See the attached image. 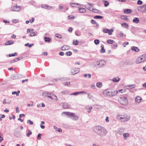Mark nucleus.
Listing matches in <instances>:
<instances>
[{"instance_id": "obj_1", "label": "nucleus", "mask_w": 146, "mask_h": 146, "mask_svg": "<svg viewBox=\"0 0 146 146\" xmlns=\"http://www.w3.org/2000/svg\"><path fill=\"white\" fill-rule=\"evenodd\" d=\"M94 133L101 137L105 136L107 133V131L104 127L100 126H96L93 128Z\"/></svg>"}, {"instance_id": "obj_2", "label": "nucleus", "mask_w": 146, "mask_h": 146, "mask_svg": "<svg viewBox=\"0 0 146 146\" xmlns=\"http://www.w3.org/2000/svg\"><path fill=\"white\" fill-rule=\"evenodd\" d=\"M63 113L66 115H68L70 117V118L73 120L76 121L78 119V116L73 113H71L69 112H63Z\"/></svg>"}, {"instance_id": "obj_3", "label": "nucleus", "mask_w": 146, "mask_h": 146, "mask_svg": "<svg viewBox=\"0 0 146 146\" xmlns=\"http://www.w3.org/2000/svg\"><path fill=\"white\" fill-rule=\"evenodd\" d=\"M103 94L104 96H107L109 97L113 96L116 95L115 91L105 90L103 91Z\"/></svg>"}, {"instance_id": "obj_4", "label": "nucleus", "mask_w": 146, "mask_h": 146, "mask_svg": "<svg viewBox=\"0 0 146 146\" xmlns=\"http://www.w3.org/2000/svg\"><path fill=\"white\" fill-rule=\"evenodd\" d=\"M117 119L121 120V122L126 121H127V116L123 114L117 115Z\"/></svg>"}, {"instance_id": "obj_5", "label": "nucleus", "mask_w": 146, "mask_h": 146, "mask_svg": "<svg viewBox=\"0 0 146 146\" xmlns=\"http://www.w3.org/2000/svg\"><path fill=\"white\" fill-rule=\"evenodd\" d=\"M80 70V69L78 68H72L71 70V73L72 75H75L78 73Z\"/></svg>"}, {"instance_id": "obj_6", "label": "nucleus", "mask_w": 146, "mask_h": 146, "mask_svg": "<svg viewBox=\"0 0 146 146\" xmlns=\"http://www.w3.org/2000/svg\"><path fill=\"white\" fill-rule=\"evenodd\" d=\"M11 9L13 11H19L21 9V7L19 6H15L12 7Z\"/></svg>"}, {"instance_id": "obj_7", "label": "nucleus", "mask_w": 146, "mask_h": 146, "mask_svg": "<svg viewBox=\"0 0 146 146\" xmlns=\"http://www.w3.org/2000/svg\"><path fill=\"white\" fill-rule=\"evenodd\" d=\"M144 62L143 60V58L141 57V56L137 58L136 60V63L137 64L141 63Z\"/></svg>"}, {"instance_id": "obj_8", "label": "nucleus", "mask_w": 146, "mask_h": 146, "mask_svg": "<svg viewBox=\"0 0 146 146\" xmlns=\"http://www.w3.org/2000/svg\"><path fill=\"white\" fill-rule=\"evenodd\" d=\"M41 7L45 9H49L51 8L53 9L54 7H52L51 6H49L47 5L46 4H42L41 5Z\"/></svg>"}, {"instance_id": "obj_9", "label": "nucleus", "mask_w": 146, "mask_h": 146, "mask_svg": "<svg viewBox=\"0 0 146 146\" xmlns=\"http://www.w3.org/2000/svg\"><path fill=\"white\" fill-rule=\"evenodd\" d=\"M87 94V93L85 91H80L79 92H76L74 93H71L70 94V95H75L76 96L78 94Z\"/></svg>"}, {"instance_id": "obj_10", "label": "nucleus", "mask_w": 146, "mask_h": 146, "mask_svg": "<svg viewBox=\"0 0 146 146\" xmlns=\"http://www.w3.org/2000/svg\"><path fill=\"white\" fill-rule=\"evenodd\" d=\"M123 103L122 104L123 105H127L128 104V100L126 97H123L122 99Z\"/></svg>"}, {"instance_id": "obj_11", "label": "nucleus", "mask_w": 146, "mask_h": 146, "mask_svg": "<svg viewBox=\"0 0 146 146\" xmlns=\"http://www.w3.org/2000/svg\"><path fill=\"white\" fill-rule=\"evenodd\" d=\"M106 62L104 60H101L99 61V67H102L106 64Z\"/></svg>"}, {"instance_id": "obj_12", "label": "nucleus", "mask_w": 146, "mask_h": 146, "mask_svg": "<svg viewBox=\"0 0 146 146\" xmlns=\"http://www.w3.org/2000/svg\"><path fill=\"white\" fill-rule=\"evenodd\" d=\"M70 48V47L68 46L64 45L61 47V49L62 50H68Z\"/></svg>"}, {"instance_id": "obj_13", "label": "nucleus", "mask_w": 146, "mask_h": 146, "mask_svg": "<svg viewBox=\"0 0 146 146\" xmlns=\"http://www.w3.org/2000/svg\"><path fill=\"white\" fill-rule=\"evenodd\" d=\"M141 98L139 96L136 97L135 98V101L137 103H140L141 102Z\"/></svg>"}, {"instance_id": "obj_14", "label": "nucleus", "mask_w": 146, "mask_h": 146, "mask_svg": "<svg viewBox=\"0 0 146 146\" xmlns=\"http://www.w3.org/2000/svg\"><path fill=\"white\" fill-rule=\"evenodd\" d=\"M70 107V105L67 103L65 102L63 104V107L64 108L68 109Z\"/></svg>"}, {"instance_id": "obj_15", "label": "nucleus", "mask_w": 146, "mask_h": 146, "mask_svg": "<svg viewBox=\"0 0 146 146\" xmlns=\"http://www.w3.org/2000/svg\"><path fill=\"white\" fill-rule=\"evenodd\" d=\"M78 10L80 13H84L86 12V9L83 8H79Z\"/></svg>"}, {"instance_id": "obj_16", "label": "nucleus", "mask_w": 146, "mask_h": 146, "mask_svg": "<svg viewBox=\"0 0 146 146\" xmlns=\"http://www.w3.org/2000/svg\"><path fill=\"white\" fill-rule=\"evenodd\" d=\"M131 50L136 52H139L140 50L138 47L134 46L131 47Z\"/></svg>"}, {"instance_id": "obj_17", "label": "nucleus", "mask_w": 146, "mask_h": 146, "mask_svg": "<svg viewBox=\"0 0 146 146\" xmlns=\"http://www.w3.org/2000/svg\"><path fill=\"white\" fill-rule=\"evenodd\" d=\"M50 95V93L47 92H44L42 94V96L44 98L47 97L48 98V96Z\"/></svg>"}, {"instance_id": "obj_18", "label": "nucleus", "mask_w": 146, "mask_h": 146, "mask_svg": "<svg viewBox=\"0 0 146 146\" xmlns=\"http://www.w3.org/2000/svg\"><path fill=\"white\" fill-rule=\"evenodd\" d=\"M112 81L114 82H118L120 80V78L118 76L116 77H114L112 79Z\"/></svg>"}, {"instance_id": "obj_19", "label": "nucleus", "mask_w": 146, "mask_h": 146, "mask_svg": "<svg viewBox=\"0 0 146 146\" xmlns=\"http://www.w3.org/2000/svg\"><path fill=\"white\" fill-rule=\"evenodd\" d=\"M125 89H121L120 90H115V92L116 93V95L118 93H122L123 92H125Z\"/></svg>"}, {"instance_id": "obj_20", "label": "nucleus", "mask_w": 146, "mask_h": 146, "mask_svg": "<svg viewBox=\"0 0 146 146\" xmlns=\"http://www.w3.org/2000/svg\"><path fill=\"white\" fill-rule=\"evenodd\" d=\"M70 5L73 7H78L79 4L78 3H70Z\"/></svg>"}, {"instance_id": "obj_21", "label": "nucleus", "mask_w": 146, "mask_h": 146, "mask_svg": "<svg viewBox=\"0 0 146 146\" xmlns=\"http://www.w3.org/2000/svg\"><path fill=\"white\" fill-rule=\"evenodd\" d=\"M13 43V40H9L5 43V44L6 45H11Z\"/></svg>"}, {"instance_id": "obj_22", "label": "nucleus", "mask_w": 146, "mask_h": 146, "mask_svg": "<svg viewBox=\"0 0 146 146\" xmlns=\"http://www.w3.org/2000/svg\"><path fill=\"white\" fill-rule=\"evenodd\" d=\"M133 21L134 23H138L139 22V20L138 18L136 17L133 20Z\"/></svg>"}, {"instance_id": "obj_23", "label": "nucleus", "mask_w": 146, "mask_h": 146, "mask_svg": "<svg viewBox=\"0 0 146 146\" xmlns=\"http://www.w3.org/2000/svg\"><path fill=\"white\" fill-rule=\"evenodd\" d=\"M104 45L103 44H101V49L100 50V52L102 53H104L105 52V50L104 48Z\"/></svg>"}, {"instance_id": "obj_24", "label": "nucleus", "mask_w": 146, "mask_h": 146, "mask_svg": "<svg viewBox=\"0 0 146 146\" xmlns=\"http://www.w3.org/2000/svg\"><path fill=\"white\" fill-rule=\"evenodd\" d=\"M96 85L97 87L101 88L102 87V84L101 82H98L96 83Z\"/></svg>"}, {"instance_id": "obj_25", "label": "nucleus", "mask_w": 146, "mask_h": 146, "mask_svg": "<svg viewBox=\"0 0 146 146\" xmlns=\"http://www.w3.org/2000/svg\"><path fill=\"white\" fill-rule=\"evenodd\" d=\"M27 136V137H29L30 135L32 134V132L30 130H29L26 131Z\"/></svg>"}, {"instance_id": "obj_26", "label": "nucleus", "mask_w": 146, "mask_h": 146, "mask_svg": "<svg viewBox=\"0 0 146 146\" xmlns=\"http://www.w3.org/2000/svg\"><path fill=\"white\" fill-rule=\"evenodd\" d=\"M52 100H53L54 101H56L57 100V97L55 95H54L52 94Z\"/></svg>"}, {"instance_id": "obj_27", "label": "nucleus", "mask_w": 146, "mask_h": 146, "mask_svg": "<svg viewBox=\"0 0 146 146\" xmlns=\"http://www.w3.org/2000/svg\"><path fill=\"white\" fill-rule=\"evenodd\" d=\"M122 27L123 28H128V24L125 23H123L121 24Z\"/></svg>"}, {"instance_id": "obj_28", "label": "nucleus", "mask_w": 146, "mask_h": 146, "mask_svg": "<svg viewBox=\"0 0 146 146\" xmlns=\"http://www.w3.org/2000/svg\"><path fill=\"white\" fill-rule=\"evenodd\" d=\"M121 18L124 20H127V16L125 15H121Z\"/></svg>"}, {"instance_id": "obj_29", "label": "nucleus", "mask_w": 146, "mask_h": 146, "mask_svg": "<svg viewBox=\"0 0 146 146\" xmlns=\"http://www.w3.org/2000/svg\"><path fill=\"white\" fill-rule=\"evenodd\" d=\"M44 39L46 42H49L51 40V38H50L47 37H45Z\"/></svg>"}, {"instance_id": "obj_30", "label": "nucleus", "mask_w": 146, "mask_h": 146, "mask_svg": "<svg viewBox=\"0 0 146 146\" xmlns=\"http://www.w3.org/2000/svg\"><path fill=\"white\" fill-rule=\"evenodd\" d=\"M113 32V30L112 29H109L108 31V34L109 35H111L112 34V33Z\"/></svg>"}, {"instance_id": "obj_31", "label": "nucleus", "mask_w": 146, "mask_h": 146, "mask_svg": "<svg viewBox=\"0 0 146 146\" xmlns=\"http://www.w3.org/2000/svg\"><path fill=\"white\" fill-rule=\"evenodd\" d=\"M94 18L96 19H101L103 18V17L101 16L97 15L94 16Z\"/></svg>"}, {"instance_id": "obj_32", "label": "nucleus", "mask_w": 146, "mask_h": 146, "mask_svg": "<svg viewBox=\"0 0 146 146\" xmlns=\"http://www.w3.org/2000/svg\"><path fill=\"white\" fill-rule=\"evenodd\" d=\"M107 42L108 44H113L115 42L113 40L110 39L107 40Z\"/></svg>"}, {"instance_id": "obj_33", "label": "nucleus", "mask_w": 146, "mask_h": 146, "mask_svg": "<svg viewBox=\"0 0 146 146\" xmlns=\"http://www.w3.org/2000/svg\"><path fill=\"white\" fill-rule=\"evenodd\" d=\"M79 43L78 41L77 40H74L73 41V44L74 45H77Z\"/></svg>"}, {"instance_id": "obj_34", "label": "nucleus", "mask_w": 146, "mask_h": 146, "mask_svg": "<svg viewBox=\"0 0 146 146\" xmlns=\"http://www.w3.org/2000/svg\"><path fill=\"white\" fill-rule=\"evenodd\" d=\"M141 56L143 58V60L144 62H145L146 61V54L141 55Z\"/></svg>"}, {"instance_id": "obj_35", "label": "nucleus", "mask_w": 146, "mask_h": 146, "mask_svg": "<svg viewBox=\"0 0 146 146\" xmlns=\"http://www.w3.org/2000/svg\"><path fill=\"white\" fill-rule=\"evenodd\" d=\"M93 65L94 66H99V61H97L93 62Z\"/></svg>"}, {"instance_id": "obj_36", "label": "nucleus", "mask_w": 146, "mask_h": 146, "mask_svg": "<svg viewBox=\"0 0 146 146\" xmlns=\"http://www.w3.org/2000/svg\"><path fill=\"white\" fill-rule=\"evenodd\" d=\"M72 54V53L71 51H69L66 52V53H65V54L66 56H70Z\"/></svg>"}, {"instance_id": "obj_37", "label": "nucleus", "mask_w": 146, "mask_h": 146, "mask_svg": "<svg viewBox=\"0 0 146 146\" xmlns=\"http://www.w3.org/2000/svg\"><path fill=\"white\" fill-rule=\"evenodd\" d=\"M55 36L59 38H62V35H60L58 34H55Z\"/></svg>"}, {"instance_id": "obj_38", "label": "nucleus", "mask_w": 146, "mask_h": 146, "mask_svg": "<svg viewBox=\"0 0 146 146\" xmlns=\"http://www.w3.org/2000/svg\"><path fill=\"white\" fill-rule=\"evenodd\" d=\"M103 1L104 2V6L105 7H107L109 5V3H108V2L107 1Z\"/></svg>"}, {"instance_id": "obj_39", "label": "nucleus", "mask_w": 146, "mask_h": 146, "mask_svg": "<svg viewBox=\"0 0 146 146\" xmlns=\"http://www.w3.org/2000/svg\"><path fill=\"white\" fill-rule=\"evenodd\" d=\"M17 55V54L16 52H15L13 54H9V56L10 57L11 56H16Z\"/></svg>"}, {"instance_id": "obj_40", "label": "nucleus", "mask_w": 146, "mask_h": 146, "mask_svg": "<svg viewBox=\"0 0 146 146\" xmlns=\"http://www.w3.org/2000/svg\"><path fill=\"white\" fill-rule=\"evenodd\" d=\"M94 42L96 44H98L100 42V40L98 39H95L94 40Z\"/></svg>"}, {"instance_id": "obj_41", "label": "nucleus", "mask_w": 146, "mask_h": 146, "mask_svg": "<svg viewBox=\"0 0 146 146\" xmlns=\"http://www.w3.org/2000/svg\"><path fill=\"white\" fill-rule=\"evenodd\" d=\"M92 11L95 13H98V9L95 8H93Z\"/></svg>"}, {"instance_id": "obj_42", "label": "nucleus", "mask_w": 146, "mask_h": 146, "mask_svg": "<svg viewBox=\"0 0 146 146\" xmlns=\"http://www.w3.org/2000/svg\"><path fill=\"white\" fill-rule=\"evenodd\" d=\"M117 46V44H114L111 45V48L113 49H115Z\"/></svg>"}, {"instance_id": "obj_43", "label": "nucleus", "mask_w": 146, "mask_h": 146, "mask_svg": "<svg viewBox=\"0 0 146 146\" xmlns=\"http://www.w3.org/2000/svg\"><path fill=\"white\" fill-rule=\"evenodd\" d=\"M36 35V34L35 33V32H31V34L29 36H35Z\"/></svg>"}, {"instance_id": "obj_44", "label": "nucleus", "mask_w": 146, "mask_h": 146, "mask_svg": "<svg viewBox=\"0 0 146 146\" xmlns=\"http://www.w3.org/2000/svg\"><path fill=\"white\" fill-rule=\"evenodd\" d=\"M87 94L88 98L90 99H92L93 97V96L92 95L90 94L89 93H88Z\"/></svg>"}, {"instance_id": "obj_45", "label": "nucleus", "mask_w": 146, "mask_h": 146, "mask_svg": "<svg viewBox=\"0 0 146 146\" xmlns=\"http://www.w3.org/2000/svg\"><path fill=\"white\" fill-rule=\"evenodd\" d=\"M124 139H127V137L128 136V134L127 133H125L123 134Z\"/></svg>"}, {"instance_id": "obj_46", "label": "nucleus", "mask_w": 146, "mask_h": 146, "mask_svg": "<svg viewBox=\"0 0 146 146\" xmlns=\"http://www.w3.org/2000/svg\"><path fill=\"white\" fill-rule=\"evenodd\" d=\"M27 123H29L30 125H33V121L29 119L27 120Z\"/></svg>"}, {"instance_id": "obj_47", "label": "nucleus", "mask_w": 146, "mask_h": 146, "mask_svg": "<svg viewBox=\"0 0 146 146\" xmlns=\"http://www.w3.org/2000/svg\"><path fill=\"white\" fill-rule=\"evenodd\" d=\"M136 86L135 84L132 85H128V87H131V88H135Z\"/></svg>"}, {"instance_id": "obj_48", "label": "nucleus", "mask_w": 146, "mask_h": 146, "mask_svg": "<svg viewBox=\"0 0 146 146\" xmlns=\"http://www.w3.org/2000/svg\"><path fill=\"white\" fill-rule=\"evenodd\" d=\"M86 9H88L89 10L91 11H92V8L90 7H89L88 5H86Z\"/></svg>"}, {"instance_id": "obj_49", "label": "nucleus", "mask_w": 146, "mask_h": 146, "mask_svg": "<svg viewBox=\"0 0 146 146\" xmlns=\"http://www.w3.org/2000/svg\"><path fill=\"white\" fill-rule=\"evenodd\" d=\"M142 3L143 2L142 1L140 0H138L137 2V4L139 5H141Z\"/></svg>"}, {"instance_id": "obj_50", "label": "nucleus", "mask_w": 146, "mask_h": 146, "mask_svg": "<svg viewBox=\"0 0 146 146\" xmlns=\"http://www.w3.org/2000/svg\"><path fill=\"white\" fill-rule=\"evenodd\" d=\"M68 92L67 91H63L61 92V93L64 94H68Z\"/></svg>"}, {"instance_id": "obj_51", "label": "nucleus", "mask_w": 146, "mask_h": 146, "mask_svg": "<svg viewBox=\"0 0 146 146\" xmlns=\"http://www.w3.org/2000/svg\"><path fill=\"white\" fill-rule=\"evenodd\" d=\"M68 17L69 19H74L75 18V17L74 16H72V15H70Z\"/></svg>"}, {"instance_id": "obj_52", "label": "nucleus", "mask_w": 146, "mask_h": 146, "mask_svg": "<svg viewBox=\"0 0 146 146\" xmlns=\"http://www.w3.org/2000/svg\"><path fill=\"white\" fill-rule=\"evenodd\" d=\"M91 23L92 24H98V23L94 20L92 19L91 20Z\"/></svg>"}, {"instance_id": "obj_53", "label": "nucleus", "mask_w": 146, "mask_h": 146, "mask_svg": "<svg viewBox=\"0 0 146 146\" xmlns=\"http://www.w3.org/2000/svg\"><path fill=\"white\" fill-rule=\"evenodd\" d=\"M108 29H103V31L105 33H108Z\"/></svg>"}, {"instance_id": "obj_54", "label": "nucleus", "mask_w": 146, "mask_h": 146, "mask_svg": "<svg viewBox=\"0 0 146 146\" xmlns=\"http://www.w3.org/2000/svg\"><path fill=\"white\" fill-rule=\"evenodd\" d=\"M41 134L40 133L37 136V138L38 140H39L41 139Z\"/></svg>"}, {"instance_id": "obj_55", "label": "nucleus", "mask_w": 146, "mask_h": 146, "mask_svg": "<svg viewBox=\"0 0 146 146\" xmlns=\"http://www.w3.org/2000/svg\"><path fill=\"white\" fill-rule=\"evenodd\" d=\"M50 98L52 99V94L50 93V95L48 96V98Z\"/></svg>"}, {"instance_id": "obj_56", "label": "nucleus", "mask_w": 146, "mask_h": 146, "mask_svg": "<svg viewBox=\"0 0 146 146\" xmlns=\"http://www.w3.org/2000/svg\"><path fill=\"white\" fill-rule=\"evenodd\" d=\"M35 20L34 18H32L31 20H30V22L31 23H32Z\"/></svg>"}, {"instance_id": "obj_57", "label": "nucleus", "mask_w": 146, "mask_h": 146, "mask_svg": "<svg viewBox=\"0 0 146 146\" xmlns=\"http://www.w3.org/2000/svg\"><path fill=\"white\" fill-rule=\"evenodd\" d=\"M72 31V28L71 27H70L68 29V31L70 32L71 33Z\"/></svg>"}, {"instance_id": "obj_58", "label": "nucleus", "mask_w": 146, "mask_h": 146, "mask_svg": "<svg viewBox=\"0 0 146 146\" xmlns=\"http://www.w3.org/2000/svg\"><path fill=\"white\" fill-rule=\"evenodd\" d=\"M109 118V117H108V116H107L106 117V119H105V121H106V122H109V119H108Z\"/></svg>"}, {"instance_id": "obj_59", "label": "nucleus", "mask_w": 146, "mask_h": 146, "mask_svg": "<svg viewBox=\"0 0 146 146\" xmlns=\"http://www.w3.org/2000/svg\"><path fill=\"white\" fill-rule=\"evenodd\" d=\"M128 44V42H126L124 43L123 44V45L124 47H125Z\"/></svg>"}, {"instance_id": "obj_60", "label": "nucleus", "mask_w": 146, "mask_h": 146, "mask_svg": "<svg viewBox=\"0 0 146 146\" xmlns=\"http://www.w3.org/2000/svg\"><path fill=\"white\" fill-rule=\"evenodd\" d=\"M124 13L126 14H128V9H126L124 10Z\"/></svg>"}, {"instance_id": "obj_61", "label": "nucleus", "mask_w": 146, "mask_h": 146, "mask_svg": "<svg viewBox=\"0 0 146 146\" xmlns=\"http://www.w3.org/2000/svg\"><path fill=\"white\" fill-rule=\"evenodd\" d=\"M70 82H66L64 83V85H70Z\"/></svg>"}, {"instance_id": "obj_62", "label": "nucleus", "mask_w": 146, "mask_h": 146, "mask_svg": "<svg viewBox=\"0 0 146 146\" xmlns=\"http://www.w3.org/2000/svg\"><path fill=\"white\" fill-rule=\"evenodd\" d=\"M59 54L60 55L62 56L64 55V53L63 52H61L59 53Z\"/></svg>"}, {"instance_id": "obj_63", "label": "nucleus", "mask_w": 146, "mask_h": 146, "mask_svg": "<svg viewBox=\"0 0 146 146\" xmlns=\"http://www.w3.org/2000/svg\"><path fill=\"white\" fill-rule=\"evenodd\" d=\"M25 116V115L24 114H21L19 115V117L20 118H21L22 117H24Z\"/></svg>"}, {"instance_id": "obj_64", "label": "nucleus", "mask_w": 146, "mask_h": 146, "mask_svg": "<svg viewBox=\"0 0 146 146\" xmlns=\"http://www.w3.org/2000/svg\"><path fill=\"white\" fill-rule=\"evenodd\" d=\"M11 37L13 38H15L16 37V36L13 34L11 36Z\"/></svg>"}]
</instances>
